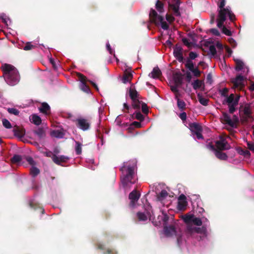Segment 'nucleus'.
<instances>
[{
	"instance_id": "f257e3e1",
	"label": "nucleus",
	"mask_w": 254,
	"mask_h": 254,
	"mask_svg": "<svg viewBox=\"0 0 254 254\" xmlns=\"http://www.w3.org/2000/svg\"><path fill=\"white\" fill-rule=\"evenodd\" d=\"M135 167L134 163L130 164V162H124L120 169L122 174L121 176V182L125 189L129 187L128 186L129 183L134 184L135 183L134 179Z\"/></svg>"
},
{
	"instance_id": "f03ea898",
	"label": "nucleus",
	"mask_w": 254,
	"mask_h": 254,
	"mask_svg": "<svg viewBox=\"0 0 254 254\" xmlns=\"http://www.w3.org/2000/svg\"><path fill=\"white\" fill-rule=\"evenodd\" d=\"M1 68L3 72L2 76L7 84L13 86L19 82L20 77L18 71L13 65L5 64Z\"/></svg>"
},
{
	"instance_id": "7ed1b4c3",
	"label": "nucleus",
	"mask_w": 254,
	"mask_h": 254,
	"mask_svg": "<svg viewBox=\"0 0 254 254\" xmlns=\"http://www.w3.org/2000/svg\"><path fill=\"white\" fill-rule=\"evenodd\" d=\"M239 113L242 124H246L254 121V117L252 115V109L249 104L241 105L239 108Z\"/></svg>"
},
{
	"instance_id": "20e7f679",
	"label": "nucleus",
	"mask_w": 254,
	"mask_h": 254,
	"mask_svg": "<svg viewBox=\"0 0 254 254\" xmlns=\"http://www.w3.org/2000/svg\"><path fill=\"white\" fill-rule=\"evenodd\" d=\"M218 16L216 19L218 28H221L224 24V21L226 20L227 16H229V19L231 21H234L236 18L235 15L232 11L228 7L223 9H218Z\"/></svg>"
},
{
	"instance_id": "39448f33",
	"label": "nucleus",
	"mask_w": 254,
	"mask_h": 254,
	"mask_svg": "<svg viewBox=\"0 0 254 254\" xmlns=\"http://www.w3.org/2000/svg\"><path fill=\"white\" fill-rule=\"evenodd\" d=\"M169 217L167 215H165L162 219L164 222V234L167 237L176 236L177 237L178 240H179V238L181 237V235L177 233L176 228L177 224L175 222H174L169 226H167V222L169 220Z\"/></svg>"
},
{
	"instance_id": "423d86ee",
	"label": "nucleus",
	"mask_w": 254,
	"mask_h": 254,
	"mask_svg": "<svg viewBox=\"0 0 254 254\" xmlns=\"http://www.w3.org/2000/svg\"><path fill=\"white\" fill-rule=\"evenodd\" d=\"M149 19L151 22L154 23L156 25H161L162 28L164 30L169 29V25L164 21V17L158 15L157 12L153 8L150 9L149 14Z\"/></svg>"
},
{
	"instance_id": "0eeeda50",
	"label": "nucleus",
	"mask_w": 254,
	"mask_h": 254,
	"mask_svg": "<svg viewBox=\"0 0 254 254\" xmlns=\"http://www.w3.org/2000/svg\"><path fill=\"white\" fill-rule=\"evenodd\" d=\"M240 96H235L234 94H231L226 98L225 102L229 107V111L230 114H233L236 111V107L238 105Z\"/></svg>"
},
{
	"instance_id": "6e6552de",
	"label": "nucleus",
	"mask_w": 254,
	"mask_h": 254,
	"mask_svg": "<svg viewBox=\"0 0 254 254\" xmlns=\"http://www.w3.org/2000/svg\"><path fill=\"white\" fill-rule=\"evenodd\" d=\"M182 218L187 224V226H193L192 224L197 226H200L202 224L201 220L199 218L195 217L193 214H187L183 215Z\"/></svg>"
},
{
	"instance_id": "1a4fd4ad",
	"label": "nucleus",
	"mask_w": 254,
	"mask_h": 254,
	"mask_svg": "<svg viewBox=\"0 0 254 254\" xmlns=\"http://www.w3.org/2000/svg\"><path fill=\"white\" fill-rule=\"evenodd\" d=\"M76 126L80 129L86 131L90 129V123L88 119L84 118H78L75 120Z\"/></svg>"
},
{
	"instance_id": "9d476101",
	"label": "nucleus",
	"mask_w": 254,
	"mask_h": 254,
	"mask_svg": "<svg viewBox=\"0 0 254 254\" xmlns=\"http://www.w3.org/2000/svg\"><path fill=\"white\" fill-rule=\"evenodd\" d=\"M216 149L218 150L223 151L228 150L231 146L224 137L220 136L218 140L215 142Z\"/></svg>"
},
{
	"instance_id": "9b49d317",
	"label": "nucleus",
	"mask_w": 254,
	"mask_h": 254,
	"mask_svg": "<svg viewBox=\"0 0 254 254\" xmlns=\"http://www.w3.org/2000/svg\"><path fill=\"white\" fill-rule=\"evenodd\" d=\"M190 128L193 134L196 136L197 139H202L203 136L201 134L202 128L197 123H193L189 124Z\"/></svg>"
},
{
	"instance_id": "f8f14e48",
	"label": "nucleus",
	"mask_w": 254,
	"mask_h": 254,
	"mask_svg": "<svg viewBox=\"0 0 254 254\" xmlns=\"http://www.w3.org/2000/svg\"><path fill=\"white\" fill-rule=\"evenodd\" d=\"M244 80V78L243 76L241 74L237 75L235 78L232 80V83L233 84V88L242 90L245 87Z\"/></svg>"
},
{
	"instance_id": "ddd939ff",
	"label": "nucleus",
	"mask_w": 254,
	"mask_h": 254,
	"mask_svg": "<svg viewBox=\"0 0 254 254\" xmlns=\"http://www.w3.org/2000/svg\"><path fill=\"white\" fill-rule=\"evenodd\" d=\"M185 66L192 72L194 76L199 77L200 76L201 72L198 69V67H194V64L191 60L187 59L185 64Z\"/></svg>"
},
{
	"instance_id": "4468645a",
	"label": "nucleus",
	"mask_w": 254,
	"mask_h": 254,
	"mask_svg": "<svg viewBox=\"0 0 254 254\" xmlns=\"http://www.w3.org/2000/svg\"><path fill=\"white\" fill-rule=\"evenodd\" d=\"M187 197L183 194H181L178 197V202L177 208L179 210H184L186 209L188 204V202L186 201Z\"/></svg>"
},
{
	"instance_id": "2eb2a0df",
	"label": "nucleus",
	"mask_w": 254,
	"mask_h": 254,
	"mask_svg": "<svg viewBox=\"0 0 254 254\" xmlns=\"http://www.w3.org/2000/svg\"><path fill=\"white\" fill-rule=\"evenodd\" d=\"M174 55L176 59L180 63L184 61L183 55V49L180 46L177 44L174 49Z\"/></svg>"
},
{
	"instance_id": "dca6fc26",
	"label": "nucleus",
	"mask_w": 254,
	"mask_h": 254,
	"mask_svg": "<svg viewBox=\"0 0 254 254\" xmlns=\"http://www.w3.org/2000/svg\"><path fill=\"white\" fill-rule=\"evenodd\" d=\"M187 231L188 233L191 234L193 233L197 234H204L206 231V228L204 227H196L194 226H187Z\"/></svg>"
},
{
	"instance_id": "f3484780",
	"label": "nucleus",
	"mask_w": 254,
	"mask_h": 254,
	"mask_svg": "<svg viewBox=\"0 0 254 254\" xmlns=\"http://www.w3.org/2000/svg\"><path fill=\"white\" fill-rule=\"evenodd\" d=\"M210 148L212 150L214 151L215 156L221 160H227L228 159L227 155L224 152H222V151L218 150L216 149L215 147L213 145H210Z\"/></svg>"
},
{
	"instance_id": "a211bd4d",
	"label": "nucleus",
	"mask_w": 254,
	"mask_h": 254,
	"mask_svg": "<svg viewBox=\"0 0 254 254\" xmlns=\"http://www.w3.org/2000/svg\"><path fill=\"white\" fill-rule=\"evenodd\" d=\"M52 159L55 164L61 165L62 163L66 162L69 159V158L64 155L57 156L54 154L52 157Z\"/></svg>"
},
{
	"instance_id": "6ab92c4d",
	"label": "nucleus",
	"mask_w": 254,
	"mask_h": 254,
	"mask_svg": "<svg viewBox=\"0 0 254 254\" xmlns=\"http://www.w3.org/2000/svg\"><path fill=\"white\" fill-rule=\"evenodd\" d=\"M140 194L136 190H133L129 194V198L130 200V205L133 206L135 202L139 198Z\"/></svg>"
},
{
	"instance_id": "aec40b11",
	"label": "nucleus",
	"mask_w": 254,
	"mask_h": 254,
	"mask_svg": "<svg viewBox=\"0 0 254 254\" xmlns=\"http://www.w3.org/2000/svg\"><path fill=\"white\" fill-rule=\"evenodd\" d=\"M175 3L169 4V7L172 9L173 11L174 14L176 16H179L181 15V13L179 11V5L180 3V0L177 1H174Z\"/></svg>"
},
{
	"instance_id": "412c9836",
	"label": "nucleus",
	"mask_w": 254,
	"mask_h": 254,
	"mask_svg": "<svg viewBox=\"0 0 254 254\" xmlns=\"http://www.w3.org/2000/svg\"><path fill=\"white\" fill-rule=\"evenodd\" d=\"M183 74L180 72H176L174 74L173 78L175 84L177 86H181L183 84Z\"/></svg>"
},
{
	"instance_id": "4be33fe9",
	"label": "nucleus",
	"mask_w": 254,
	"mask_h": 254,
	"mask_svg": "<svg viewBox=\"0 0 254 254\" xmlns=\"http://www.w3.org/2000/svg\"><path fill=\"white\" fill-rule=\"evenodd\" d=\"M40 112L46 115H49L50 114V107L46 102L42 103L40 107L39 108Z\"/></svg>"
},
{
	"instance_id": "5701e85b",
	"label": "nucleus",
	"mask_w": 254,
	"mask_h": 254,
	"mask_svg": "<svg viewBox=\"0 0 254 254\" xmlns=\"http://www.w3.org/2000/svg\"><path fill=\"white\" fill-rule=\"evenodd\" d=\"M223 121L225 124L228 125L232 127H235V123L232 121L230 116L227 113H224L223 114Z\"/></svg>"
},
{
	"instance_id": "b1692460",
	"label": "nucleus",
	"mask_w": 254,
	"mask_h": 254,
	"mask_svg": "<svg viewBox=\"0 0 254 254\" xmlns=\"http://www.w3.org/2000/svg\"><path fill=\"white\" fill-rule=\"evenodd\" d=\"M33 132L40 139H44L46 136V132L43 127H39L34 130Z\"/></svg>"
},
{
	"instance_id": "393cba45",
	"label": "nucleus",
	"mask_w": 254,
	"mask_h": 254,
	"mask_svg": "<svg viewBox=\"0 0 254 254\" xmlns=\"http://www.w3.org/2000/svg\"><path fill=\"white\" fill-rule=\"evenodd\" d=\"M162 73L158 67H155L153 69L152 71L149 74V76L153 78H157L160 77Z\"/></svg>"
},
{
	"instance_id": "a878e982",
	"label": "nucleus",
	"mask_w": 254,
	"mask_h": 254,
	"mask_svg": "<svg viewBox=\"0 0 254 254\" xmlns=\"http://www.w3.org/2000/svg\"><path fill=\"white\" fill-rule=\"evenodd\" d=\"M13 131L14 134L18 137H22L25 134V130L22 128H20L18 127L14 128Z\"/></svg>"
},
{
	"instance_id": "bb28decb",
	"label": "nucleus",
	"mask_w": 254,
	"mask_h": 254,
	"mask_svg": "<svg viewBox=\"0 0 254 254\" xmlns=\"http://www.w3.org/2000/svg\"><path fill=\"white\" fill-rule=\"evenodd\" d=\"M132 78V74L130 72L126 71L125 72L123 77V81L124 83H126L129 82Z\"/></svg>"
},
{
	"instance_id": "cd10ccee",
	"label": "nucleus",
	"mask_w": 254,
	"mask_h": 254,
	"mask_svg": "<svg viewBox=\"0 0 254 254\" xmlns=\"http://www.w3.org/2000/svg\"><path fill=\"white\" fill-rule=\"evenodd\" d=\"M129 94L132 101L138 99V98L139 94L136 90L130 89L129 91Z\"/></svg>"
},
{
	"instance_id": "c85d7f7f",
	"label": "nucleus",
	"mask_w": 254,
	"mask_h": 254,
	"mask_svg": "<svg viewBox=\"0 0 254 254\" xmlns=\"http://www.w3.org/2000/svg\"><path fill=\"white\" fill-rule=\"evenodd\" d=\"M51 135L53 137L61 138L64 137V133L60 130H54L51 132Z\"/></svg>"
},
{
	"instance_id": "c756f323",
	"label": "nucleus",
	"mask_w": 254,
	"mask_h": 254,
	"mask_svg": "<svg viewBox=\"0 0 254 254\" xmlns=\"http://www.w3.org/2000/svg\"><path fill=\"white\" fill-rule=\"evenodd\" d=\"M32 122L37 126L40 125L42 123L41 118L36 114L32 115Z\"/></svg>"
},
{
	"instance_id": "7c9ffc66",
	"label": "nucleus",
	"mask_w": 254,
	"mask_h": 254,
	"mask_svg": "<svg viewBox=\"0 0 254 254\" xmlns=\"http://www.w3.org/2000/svg\"><path fill=\"white\" fill-rule=\"evenodd\" d=\"M197 98L199 103L203 105L207 106L208 105L209 99L207 98H205L203 97L202 95H201L199 93L197 94Z\"/></svg>"
},
{
	"instance_id": "2f4dec72",
	"label": "nucleus",
	"mask_w": 254,
	"mask_h": 254,
	"mask_svg": "<svg viewBox=\"0 0 254 254\" xmlns=\"http://www.w3.org/2000/svg\"><path fill=\"white\" fill-rule=\"evenodd\" d=\"M155 8L160 13L164 12V4L160 0H158L155 4Z\"/></svg>"
},
{
	"instance_id": "473e14b6",
	"label": "nucleus",
	"mask_w": 254,
	"mask_h": 254,
	"mask_svg": "<svg viewBox=\"0 0 254 254\" xmlns=\"http://www.w3.org/2000/svg\"><path fill=\"white\" fill-rule=\"evenodd\" d=\"M235 63H236V67L235 69L237 71H240L244 67V63L240 60L237 59L235 60Z\"/></svg>"
},
{
	"instance_id": "72a5a7b5",
	"label": "nucleus",
	"mask_w": 254,
	"mask_h": 254,
	"mask_svg": "<svg viewBox=\"0 0 254 254\" xmlns=\"http://www.w3.org/2000/svg\"><path fill=\"white\" fill-rule=\"evenodd\" d=\"M75 151L77 155H80L82 153V144L79 141H75Z\"/></svg>"
},
{
	"instance_id": "f704fd0d",
	"label": "nucleus",
	"mask_w": 254,
	"mask_h": 254,
	"mask_svg": "<svg viewBox=\"0 0 254 254\" xmlns=\"http://www.w3.org/2000/svg\"><path fill=\"white\" fill-rule=\"evenodd\" d=\"M136 216L138 220L140 221H145L147 220L148 216L143 212H137Z\"/></svg>"
},
{
	"instance_id": "c9c22d12",
	"label": "nucleus",
	"mask_w": 254,
	"mask_h": 254,
	"mask_svg": "<svg viewBox=\"0 0 254 254\" xmlns=\"http://www.w3.org/2000/svg\"><path fill=\"white\" fill-rule=\"evenodd\" d=\"M22 160V157L19 155H14L10 159V161L13 164H18Z\"/></svg>"
},
{
	"instance_id": "e433bc0d",
	"label": "nucleus",
	"mask_w": 254,
	"mask_h": 254,
	"mask_svg": "<svg viewBox=\"0 0 254 254\" xmlns=\"http://www.w3.org/2000/svg\"><path fill=\"white\" fill-rule=\"evenodd\" d=\"M202 84V81L199 79H196L192 83L193 88L195 90L199 89L201 87Z\"/></svg>"
},
{
	"instance_id": "4c0bfd02",
	"label": "nucleus",
	"mask_w": 254,
	"mask_h": 254,
	"mask_svg": "<svg viewBox=\"0 0 254 254\" xmlns=\"http://www.w3.org/2000/svg\"><path fill=\"white\" fill-rule=\"evenodd\" d=\"M168 193L167 191L165 190H163L157 195V198L159 200H162L168 195Z\"/></svg>"
},
{
	"instance_id": "58836bf2",
	"label": "nucleus",
	"mask_w": 254,
	"mask_h": 254,
	"mask_svg": "<svg viewBox=\"0 0 254 254\" xmlns=\"http://www.w3.org/2000/svg\"><path fill=\"white\" fill-rule=\"evenodd\" d=\"M177 106L181 111H183L186 109V104L183 100L178 99Z\"/></svg>"
},
{
	"instance_id": "ea45409f",
	"label": "nucleus",
	"mask_w": 254,
	"mask_h": 254,
	"mask_svg": "<svg viewBox=\"0 0 254 254\" xmlns=\"http://www.w3.org/2000/svg\"><path fill=\"white\" fill-rule=\"evenodd\" d=\"M143 103L142 101H140L138 99L134 100L132 101V107L134 109L139 110L140 108V104Z\"/></svg>"
},
{
	"instance_id": "a19ab883",
	"label": "nucleus",
	"mask_w": 254,
	"mask_h": 254,
	"mask_svg": "<svg viewBox=\"0 0 254 254\" xmlns=\"http://www.w3.org/2000/svg\"><path fill=\"white\" fill-rule=\"evenodd\" d=\"M79 87H80V89L82 91H83L87 93H88L90 92V90L89 87L88 86V85H87V84H86V82L80 83Z\"/></svg>"
},
{
	"instance_id": "79ce46f5",
	"label": "nucleus",
	"mask_w": 254,
	"mask_h": 254,
	"mask_svg": "<svg viewBox=\"0 0 254 254\" xmlns=\"http://www.w3.org/2000/svg\"><path fill=\"white\" fill-rule=\"evenodd\" d=\"M36 47V46L31 44L30 42H27L25 45L23 47V50L25 51L31 50Z\"/></svg>"
},
{
	"instance_id": "37998d69",
	"label": "nucleus",
	"mask_w": 254,
	"mask_h": 254,
	"mask_svg": "<svg viewBox=\"0 0 254 254\" xmlns=\"http://www.w3.org/2000/svg\"><path fill=\"white\" fill-rule=\"evenodd\" d=\"M40 173L39 170L35 167H32L30 169V173L33 177L37 176Z\"/></svg>"
},
{
	"instance_id": "c03bdc74",
	"label": "nucleus",
	"mask_w": 254,
	"mask_h": 254,
	"mask_svg": "<svg viewBox=\"0 0 254 254\" xmlns=\"http://www.w3.org/2000/svg\"><path fill=\"white\" fill-rule=\"evenodd\" d=\"M77 76L78 78V80L80 81V83L86 82L87 78L84 75L80 73H77Z\"/></svg>"
},
{
	"instance_id": "a18cd8bd",
	"label": "nucleus",
	"mask_w": 254,
	"mask_h": 254,
	"mask_svg": "<svg viewBox=\"0 0 254 254\" xmlns=\"http://www.w3.org/2000/svg\"><path fill=\"white\" fill-rule=\"evenodd\" d=\"M221 28L222 32L223 34L229 36L232 35L231 31L230 30L228 29L225 26H224V24L223 25L222 27Z\"/></svg>"
},
{
	"instance_id": "49530a36",
	"label": "nucleus",
	"mask_w": 254,
	"mask_h": 254,
	"mask_svg": "<svg viewBox=\"0 0 254 254\" xmlns=\"http://www.w3.org/2000/svg\"><path fill=\"white\" fill-rule=\"evenodd\" d=\"M135 118L140 122L143 121L144 119V116L139 111L136 112L135 113Z\"/></svg>"
},
{
	"instance_id": "de8ad7c7",
	"label": "nucleus",
	"mask_w": 254,
	"mask_h": 254,
	"mask_svg": "<svg viewBox=\"0 0 254 254\" xmlns=\"http://www.w3.org/2000/svg\"><path fill=\"white\" fill-rule=\"evenodd\" d=\"M228 89L227 88H224L222 89V90H219V93L221 94V95L222 96L225 97V98L227 97L228 96Z\"/></svg>"
},
{
	"instance_id": "09e8293b",
	"label": "nucleus",
	"mask_w": 254,
	"mask_h": 254,
	"mask_svg": "<svg viewBox=\"0 0 254 254\" xmlns=\"http://www.w3.org/2000/svg\"><path fill=\"white\" fill-rule=\"evenodd\" d=\"M7 111L9 113L14 115H18L19 114V111L17 109L13 108H8Z\"/></svg>"
},
{
	"instance_id": "8fccbe9b",
	"label": "nucleus",
	"mask_w": 254,
	"mask_h": 254,
	"mask_svg": "<svg viewBox=\"0 0 254 254\" xmlns=\"http://www.w3.org/2000/svg\"><path fill=\"white\" fill-rule=\"evenodd\" d=\"M2 125L6 128H11L10 123L7 119L2 120Z\"/></svg>"
},
{
	"instance_id": "3c124183",
	"label": "nucleus",
	"mask_w": 254,
	"mask_h": 254,
	"mask_svg": "<svg viewBox=\"0 0 254 254\" xmlns=\"http://www.w3.org/2000/svg\"><path fill=\"white\" fill-rule=\"evenodd\" d=\"M141 110H142V112L144 114H147L148 113L149 110H148V108L147 107V105L145 103H144L143 102L142 103Z\"/></svg>"
},
{
	"instance_id": "603ef678",
	"label": "nucleus",
	"mask_w": 254,
	"mask_h": 254,
	"mask_svg": "<svg viewBox=\"0 0 254 254\" xmlns=\"http://www.w3.org/2000/svg\"><path fill=\"white\" fill-rule=\"evenodd\" d=\"M209 51H210V54L213 56H215L216 55V48L215 47V46L214 45H211L210 47H209Z\"/></svg>"
},
{
	"instance_id": "864d4df0",
	"label": "nucleus",
	"mask_w": 254,
	"mask_h": 254,
	"mask_svg": "<svg viewBox=\"0 0 254 254\" xmlns=\"http://www.w3.org/2000/svg\"><path fill=\"white\" fill-rule=\"evenodd\" d=\"M210 32L215 36H219L220 35L219 31L216 28L211 29Z\"/></svg>"
},
{
	"instance_id": "5fc2aeb1",
	"label": "nucleus",
	"mask_w": 254,
	"mask_h": 254,
	"mask_svg": "<svg viewBox=\"0 0 254 254\" xmlns=\"http://www.w3.org/2000/svg\"><path fill=\"white\" fill-rule=\"evenodd\" d=\"M166 19L170 23L175 20V18L172 15L168 14L166 15Z\"/></svg>"
},
{
	"instance_id": "6e6d98bb",
	"label": "nucleus",
	"mask_w": 254,
	"mask_h": 254,
	"mask_svg": "<svg viewBox=\"0 0 254 254\" xmlns=\"http://www.w3.org/2000/svg\"><path fill=\"white\" fill-rule=\"evenodd\" d=\"M182 41L183 43L188 47H190L192 45L191 43L189 42V39L186 38H183Z\"/></svg>"
},
{
	"instance_id": "4d7b16f0",
	"label": "nucleus",
	"mask_w": 254,
	"mask_h": 254,
	"mask_svg": "<svg viewBox=\"0 0 254 254\" xmlns=\"http://www.w3.org/2000/svg\"><path fill=\"white\" fill-rule=\"evenodd\" d=\"M229 43L231 44L233 48H235L237 46V43L236 41L232 38H230L228 40Z\"/></svg>"
},
{
	"instance_id": "13d9d810",
	"label": "nucleus",
	"mask_w": 254,
	"mask_h": 254,
	"mask_svg": "<svg viewBox=\"0 0 254 254\" xmlns=\"http://www.w3.org/2000/svg\"><path fill=\"white\" fill-rule=\"evenodd\" d=\"M197 57V54L193 52H190L189 54L190 60H194Z\"/></svg>"
},
{
	"instance_id": "bf43d9fd",
	"label": "nucleus",
	"mask_w": 254,
	"mask_h": 254,
	"mask_svg": "<svg viewBox=\"0 0 254 254\" xmlns=\"http://www.w3.org/2000/svg\"><path fill=\"white\" fill-rule=\"evenodd\" d=\"M225 5V0H221L220 3L218 4L219 9L226 8Z\"/></svg>"
},
{
	"instance_id": "052dcab7",
	"label": "nucleus",
	"mask_w": 254,
	"mask_h": 254,
	"mask_svg": "<svg viewBox=\"0 0 254 254\" xmlns=\"http://www.w3.org/2000/svg\"><path fill=\"white\" fill-rule=\"evenodd\" d=\"M247 145L250 150L254 152V143L247 141Z\"/></svg>"
},
{
	"instance_id": "680f3d73",
	"label": "nucleus",
	"mask_w": 254,
	"mask_h": 254,
	"mask_svg": "<svg viewBox=\"0 0 254 254\" xmlns=\"http://www.w3.org/2000/svg\"><path fill=\"white\" fill-rule=\"evenodd\" d=\"M97 132L98 133V134L97 135L98 137L101 139V145H103L104 141H103V135L99 129H97Z\"/></svg>"
},
{
	"instance_id": "e2e57ef3",
	"label": "nucleus",
	"mask_w": 254,
	"mask_h": 254,
	"mask_svg": "<svg viewBox=\"0 0 254 254\" xmlns=\"http://www.w3.org/2000/svg\"><path fill=\"white\" fill-rule=\"evenodd\" d=\"M179 117L183 121H185L187 119V114L186 112H182L180 114Z\"/></svg>"
},
{
	"instance_id": "0e129e2a",
	"label": "nucleus",
	"mask_w": 254,
	"mask_h": 254,
	"mask_svg": "<svg viewBox=\"0 0 254 254\" xmlns=\"http://www.w3.org/2000/svg\"><path fill=\"white\" fill-rule=\"evenodd\" d=\"M186 80L188 82H190L191 81L192 76H191V73H190V72L187 71L186 72Z\"/></svg>"
},
{
	"instance_id": "69168bd1",
	"label": "nucleus",
	"mask_w": 254,
	"mask_h": 254,
	"mask_svg": "<svg viewBox=\"0 0 254 254\" xmlns=\"http://www.w3.org/2000/svg\"><path fill=\"white\" fill-rule=\"evenodd\" d=\"M26 160L29 163V164L31 165H33L35 164V162H34L33 159L31 157H27Z\"/></svg>"
},
{
	"instance_id": "338daca9",
	"label": "nucleus",
	"mask_w": 254,
	"mask_h": 254,
	"mask_svg": "<svg viewBox=\"0 0 254 254\" xmlns=\"http://www.w3.org/2000/svg\"><path fill=\"white\" fill-rule=\"evenodd\" d=\"M131 126H134L136 128H139L141 127V125L140 122L134 121L131 124Z\"/></svg>"
},
{
	"instance_id": "774afa93",
	"label": "nucleus",
	"mask_w": 254,
	"mask_h": 254,
	"mask_svg": "<svg viewBox=\"0 0 254 254\" xmlns=\"http://www.w3.org/2000/svg\"><path fill=\"white\" fill-rule=\"evenodd\" d=\"M104 254H117V252L114 250L109 249Z\"/></svg>"
}]
</instances>
